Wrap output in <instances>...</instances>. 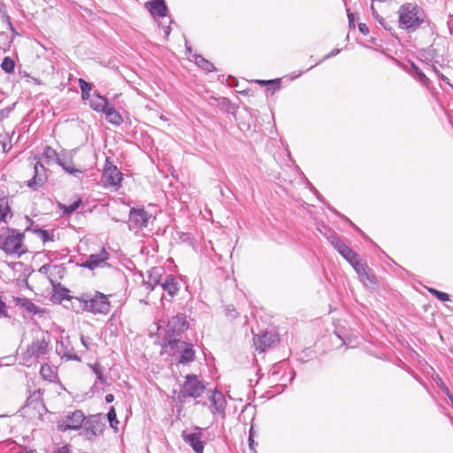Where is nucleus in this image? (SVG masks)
<instances>
[{
	"mask_svg": "<svg viewBox=\"0 0 453 453\" xmlns=\"http://www.w3.org/2000/svg\"><path fill=\"white\" fill-rule=\"evenodd\" d=\"M168 332L165 341L167 344L164 343L165 348H170L174 353L180 354L178 360L179 364H188L195 358V350L191 343L175 339L174 336L179 334V332L183 331L186 328V321L180 316H175L168 324Z\"/></svg>",
	"mask_w": 453,
	"mask_h": 453,
	"instance_id": "obj_1",
	"label": "nucleus"
},
{
	"mask_svg": "<svg viewBox=\"0 0 453 453\" xmlns=\"http://www.w3.org/2000/svg\"><path fill=\"white\" fill-rule=\"evenodd\" d=\"M24 234L16 229L5 227L0 230V250L9 256L18 257L25 254L27 250L24 245Z\"/></svg>",
	"mask_w": 453,
	"mask_h": 453,
	"instance_id": "obj_2",
	"label": "nucleus"
},
{
	"mask_svg": "<svg viewBox=\"0 0 453 453\" xmlns=\"http://www.w3.org/2000/svg\"><path fill=\"white\" fill-rule=\"evenodd\" d=\"M397 12L399 27L408 32L418 29L425 19L423 11L416 4H404L400 6Z\"/></svg>",
	"mask_w": 453,
	"mask_h": 453,
	"instance_id": "obj_3",
	"label": "nucleus"
},
{
	"mask_svg": "<svg viewBox=\"0 0 453 453\" xmlns=\"http://www.w3.org/2000/svg\"><path fill=\"white\" fill-rule=\"evenodd\" d=\"M108 296L101 292L95 294H83L78 298L83 304V310L95 314H107L111 311V303Z\"/></svg>",
	"mask_w": 453,
	"mask_h": 453,
	"instance_id": "obj_4",
	"label": "nucleus"
},
{
	"mask_svg": "<svg viewBox=\"0 0 453 453\" xmlns=\"http://www.w3.org/2000/svg\"><path fill=\"white\" fill-rule=\"evenodd\" d=\"M49 345V340L46 339L44 333L40 332L35 336L31 344H29L20 357V364L25 366H31L35 360L46 354Z\"/></svg>",
	"mask_w": 453,
	"mask_h": 453,
	"instance_id": "obj_5",
	"label": "nucleus"
},
{
	"mask_svg": "<svg viewBox=\"0 0 453 453\" xmlns=\"http://www.w3.org/2000/svg\"><path fill=\"white\" fill-rule=\"evenodd\" d=\"M205 389L204 385L197 379L195 374H188L179 391L178 398L183 401L188 397L197 398L202 395Z\"/></svg>",
	"mask_w": 453,
	"mask_h": 453,
	"instance_id": "obj_6",
	"label": "nucleus"
},
{
	"mask_svg": "<svg viewBox=\"0 0 453 453\" xmlns=\"http://www.w3.org/2000/svg\"><path fill=\"white\" fill-rule=\"evenodd\" d=\"M81 434L88 441H94L98 435L102 434L104 429V424L98 415H91L85 418Z\"/></svg>",
	"mask_w": 453,
	"mask_h": 453,
	"instance_id": "obj_7",
	"label": "nucleus"
},
{
	"mask_svg": "<svg viewBox=\"0 0 453 453\" xmlns=\"http://www.w3.org/2000/svg\"><path fill=\"white\" fill-rule=\"evenodd\" d=\"M85 418L86 417L81 411L76 410L66 415L62 420L58 421V427L62 432H65L67 430H79L82 427Z\"/></svg>",
	"mask_w": 453,
	"mask_h": 453,
	"instance_id": "obj_8",
	"label": "nucleus"
},
{
	"mask_svg": "<svg viewBox=\"0 0 453 453\" xmlns=\"http://www.w3.org/2000/svg\"><path fill=\"white\" fill-rule=\"evenodd\" d=\"M151 215L144 209L131 208L129 212V228L137 230L146 227Z\"/></svg>",
	"mask_w": 453,
	"mask_h": 453,
	"instance_id": "obj_9",
	"label": "nucleus"
},
{
	"mask_svg": "<svg viewBox=\"0 0 453 453\" xmlns=\"http://www.w3.org/2000/svg\"><path fill=\"white\" fill-rule=\"evenodd\" d=\"M278 342V335L273 332H264L260 334H255L253 337L255 349L260 352H264L266 349L273 347Z\"/></svg>",
	"mask_w": 453,
	"mask_h": 453,
	"instance_id": "obj_10",
	"label": "nucleus"
},
{
	"mask_svg": "<svg viewBox=\"0 0 453 453\" xmlns=\"http://www.w3.org/2000/svg\"><path fill=\"white\" fill-rule=\"evenodd\" d=\"M35 174L33 178L27 180V187L33 190H36L39 187H42L47 180L46 169L44 165L36 161L34 165Z\"/></svg>",
	"mask_w": 453,
	"mask_h": 453,
	"instance_id": "obj_11",
	"label": "nucleus"
},
{
	"mask_svg": "<svg viewBox=\"0 0 453 453\" xmlns=\"http://www.w3.org/2000/svg\"><path fill=\"white\" fill-rule=\"evenodd\" d=\"M196 432L187 434L185 431L182 433V438L186 443H188L196 453H203L204 442L202 439L201 428L196 426L195 428Z\"/></svg>",
	"mask_w": 453,
	"mask_h": 453,
	"instance_id": "obj_12",
	"label": "nucleus"
},
{
	"mask_svg": "<svg viewBox=\"0 0 453 453\" xmlns=\"http://www.w3.org/2000/svg\"><path fill=\"white\" fill-rule=\"evenodd\" d=\"M74 150H71L69 152H63L59 154V157L58 160V164L62 166V168L68 173L69 174L78 176V174L82 173V170L76 168L73 165Z\"/></svg>",
	"mask_w": 453,
	"mask_h": 453,
	"instance_id": "obj_13",
	"label": "nucleus"
},
{
	"mask_svg": "<svg viewBox=\"0 0 453 453\" xmlns=\"http://www.w3.org/2000/svg\"><path fill=\"white\" fill-rule=\"evenodd\" d=\"M103 180L106 187H119L122 180V173L114 165L105 167L103 173Z\"/></svg>",
	"mask_w": 453,
	"mask_h": 453,
	"instance_id": "obj_14",
	"label": "nucleus"
},
{
	"mask_svg": "<svg viewBox=\"0 0 453 453\" xmlns=\"http://www.w3.org/2000/svg\"><path fill=\"white\" fill-rule=\"evenodd\" d=\"M328 241L331 245L347 260H353L355 255L357 254L353 251L349 246H347L342 240L340 239L339 236L335 234H332L328 237Z\"/></svg>",
	"mask_w": 453,
	"mask_h": 453,
	"instance_id": "obj_15",
	"label": "nucleus"
},
{
	"mask_svg": "<svg viewBox=\"0 0 453 453\" xmlns=\"http://www.w3.org/2000/svg\"><path fill=\"white\" fill-rule=\"evenodd\" d=\"M109 259V253L105 249H102L97 254H91L88 258L83 263V266L94 270L96 267L107 265Z\"/></svg>",
	"mask_w": 453,
	"mask_h": 453,
	"instance_id": "obj_16",
	"label": "nucleus"
},
{
	"mask_svg": "<svg viewBox=\"0 0 453 453\" xmlns=\"http://www.w3.org/2000/svg\"><path fill=\"white\" fill-rule=\"evenodd\" d=\"M210 401L212 405L211 412L213 414L219 413L222 418H225L226 401L223 394L218 391H214L210 396Z\"/></svg>",
	"mask_w": 453,
	"mask_h": 453,
	"instance_id": "obj_17",
	"label": "nucleus"
},
{
	"mask_svg": "<svg viewBox=\"0 0 453 453\" xmlns=\"http://www.w3.org/2000/svg\"><path fill=\"white\" fill-rule=\"evenodd\" d=\"M354 270L357 272V273L359 275V277L362 279V280H368L370 282H373V276L370 275L367 272V266L366 265L363 264L358 259V255L356 254L355 257H353V260L348 261Z\"/></svg>",
	"mask_w": 453,
	"mask_h": 453,
	"instance_id": "obj_18",
	"label": "nucleus"
},
{
	"mask_svg": "<svg viewBox=\"0 0 453 453\" xmlns=\"http://www.w3.org/2000/svg\"><path fill=\"white\" fill-rule=\"evenodd\" d=\"M160 286L171 296H174L179 291V283L173 275H167Z\"/></svg>",
	"mask_w": 453,
	"mask_h": 453,
	"instance_id": "obj_19",
	"label": "nucleus"
},
{
	"mask_svg": "<svg viewBox=\"0 0 453 453\" xmlns=\"http://www.w3.org/2000/svg\"><path fill=\"white\" fill-rule=\"evenodd\" d=\"M90 106L96 111L104 112L108 107V100L99 94H94L90 99Z\"/></svg>",
	"mask_w": 453,
	"mask_h": 453,
	"instance_id": "obj_20",
	"label": "nucleus"
},
{
	"mask_svg": "<svg viewBox=\"0 0 453 453\" xmlns=\"http://www.w3.org/2000/svg\"><path fill=\"white\" fill-rule=\"evenodd\" d=\"M152 15H157L159 17H165L167 14V6L165 2H149L146 4Z\"/></svg>",
	"mask_w": 453,
	"mask_h": 453,
	"instance_id": "obj_21",
	"label": "nucleus"
},
{
	"mask_svg": "<svg viewBox=\"0 0 453 453\" xmlns=\"http://www.w3.org/2000/svg\"><path fill=\"white\" fill-rule=\"evenodd\" d=\"M57 351L58 354L62 355L64 357H66L69 360H77L80 361V357L74 352L73 348H68L67 343L64 341H61L57 346Z\"/></svg>",
	"mask_w": 453,
	"mask_h": 453,
	"instance_id": "obj_22",
	"label": "nucleus"
},
{
	"mask_svg": "<svg viewBox=\"0 0 453 453\" xmlns=\"http://www.w3.org/2000/svg\"><path fill=\"white\" fill-rule=\"evenodd\" d=\"M108 122L114 126H119L123 122L122 116L113 107H107L104 111Z\"/></svg>",
	"mask_w": 453,
	"mask_h": 453,
	"instance_id": "obj_23",
	"label": "nucleus"
},
{
	"mask_svg": "<svg viewBox=\"0 0 453 453\" xmlns=\"http://www.w3.org/2000/svg\"><path fill=\"white\" fill-rule=\"evenodd\" d=\"M158 284H161L159 280V274L155 270L150 273L149 280L147 281H143V286L146 288V290L150 292L152 291Z\"/></svg>",
	"mask_w": 453,
	"mask_h": 453,
	"instance_id": "obj_24",
	"label": "nucleus"
},
{
	"mask_svg": "<svg viewBox=\"0 0 453 453\" xmlns=\"http://www.w3.org/2000/svg\"><path fill=\"white\" fill-rule=\"evenodd\" d=\"M195 62L200 68L206 72H212L215 70L213 64L208 61L207 59L203 58L200 55L195 56Z\"/></svg>",
	"mask_w": 453,
	"mask_h": 453,
	"instance_id": "obj_25",
	"label": "nucleus"
},
{
	"mask_svg": "<svg viewBox=\"0 0 453 453\" xmlns=\"http://www.w3.org/2000/svg\"><path fill=\"white\" fill-rule=\"evenodd\" d=\"M43 156L47 164H50L52 162L58 163L59 157V154H58L57 151L50 146L45 147Z\"/></svg>",
	"mask_w": 453,
	"mask_h": 453,
	"instance_id": "obj_26",
	"label": "nucleus"
},
{
	"mask_svg": "<svg viewBox=\"0 0 453 453\" xmlns=\"http://www.w3.org/2000/svg\"><path fill=\"white\" fill-rule=\"evenodd\" d=\"M11 208L7 202L0 203V222H7L8 218H12Z\"/></svg>",
	"mask_w": 453,
	"mask_h": 453,
	"instance_id": "obj_27",
	"label": "nucleus"
},
{
	"mask_svg": "<svg viewBox=\"0 0 453 453\" xmlns=\"http://www.w3.org/2000/svg\"><path fill=\"white\" fill-rule=\"evenodd\" d=\"M79 84H80V88L81 90V97L84 100L89 99L90 90L92 89V85L82 79L79 80Z\"/></svg>",
	"mask_w": 453,
	"mask_h": 453,
	"instance_id": "obj_28",
	"label": "nucleus"
},
{
	"mask_svg": "<svg viewBox=\"0 0 453 453\" xmlns=\"http://www.w3.org/2000/svg\"><path fill=\"white\" fill-rule=\"evenodd\" d=\"M1 68L7 73H12L15 69V63L10 57H5L1 64Z\"/></svg>",
	"mask_w": 453,
	"mask_h": 453,
	"instance_id": "obj_29",
	"label": "nucleus"
},
{
	"mask_svg": "<svg viewBox=\"0 0 453 453\" xmlns=\"http://www.w3.org/2000/svg\"><path fill=\"white\" fill-rule=\"evenodd\" d=\"M96 376V379L103 384H106V378L104 376V369L99 364L89 365Z\"/></svg>",
	"mask_w": 453,
	"mask_h": 453,
	"instance_id": "obj_30",
	"label": "nucleus"
},
{
	"mask_svg": "<svg viewBox=\"0 0 453 453\" xmlns=\"http://www.w3.org/2000/svg\"><path fill=\"white\" fill-rule=\"evenodd\" d=\"M108 420L110 423V426L115 430L118 431V424L119 421L117 419V414L115 411V409L111 407L107 414Z\"/></svg>",
	"mask_w": 453,
	"mask_h": 453,
	"instance_id": "obj_31",
	"label": "nucleus"
},
{
	"mask_svg": "<svg viewBox=\"0 0 453 453\" xmlns=\"http://www.w3.org/2000/svg\"><path fill=\"white\" fill-rule=\"evenodd\" d=\"M40 372L42 377H44L45 379H47L49 380H51L54 377L51 367L50 365H48L47 364L42 365L41 366Z\"/></svg>",
	"mask_w": 453,
	"mask_h": 453,
	"instance_id": "obj_32",
	"label": "nucleus"
},
{
	"mask_svg": "<svg viewBox=\"0 0 453 453\" xmlns=\"http://www.w3.org/2000/svg\"><path fill=\"white\" fill-rule=\"evenodd\" d=\"M428 291L441 302H446L449 300V296L447 293L441 292L432 288H428Z\"/></svg>",
	"mask_w": 453,
	"mask_h": 453,
	"instance_id": "obj_33",
	"label": "nucleus"
},
{
	"mask_svg": "<svg viewBox=\"0 0 453 453\" xmlns=\"http://www.w3.org/2000/svg\"><path fill=\"white\" fill-rule=\"evenodd\" d=\"M35 233L38 234V235L40 236V238L45 242H48V241H52V237L50 236V233L47 231V230H42V229H35Z\"/></svg>",
	"mask_w": 453,
	"mask_h": 453,
	"instance_id": "obj_34",
	"label": "nucleus"
},
{
	"mask_svg": "<svg viewBox=\"0 0 453 453\" xmlns=\"http://www.w3.org/2000/svg\"><path fill=\"white\" fill-rule=\"evenodd\" d=\"M378 23L381 25L385 30L387 31H393L394 30V22L393 21H387L384 18H380L378 20Z\"/></svg>",
	"mask_w": 453,
	"mask_h": 453,
	"instance_id": "obj_35",
	"label": "nucleus"
},
{
	"mask_svg": "<svg viewBox=\"0 0 453 453\" xmlns=\"http://www.w3.org/2000/svg\"><path fill=\"white\" fill-rule=\"evenodd\" d=\"M81 342L84 349L87 350L91 349L92 347L95 345L90 338H87L83 335L81 336Z\"/></svg>",
	"mask_w": 453,
	"mask_h": 453,
	"instance_id": "obj_36",
	"label": "nucleus"
},
{
	"mask_svg": "<svg viewBox=\"0 0 453 453\" xmlns=\"http://www.w3.org/2000/svg\"><path fill=\"white\" fill-rule=\"evenodd\" d=\"M81 203V200L73 202L70 205L65 207V211L69 214L73 212L74 211H76L79 208Z\"/></svg>",
	"mask_w": 453,
	"mask_h": 453,
	"instance_id": "obj_37",
	"label": "nucleus"
},
{
	"mask_svg": "<svg viewBox=\"0 0 453 453\" xmlns=\"http://www.w3.org/2000/svg\"><path fill=\"white\" fill-rule=\"evenodd\" d=\"M437 384L447 396H449L451 395L449 389L441 379H439Z\"/></svg>",
	"mask_w": 453,
	"mask_h": 453,
	"instance_id": "obj_38",
	"label": "nucleus"
},
{
	"mask_svg": "<svg viewBox=\"0 0 453 453\" xmlns=\"http://www.w3.org/2000/svg\"><path fill=\"white\" fill-rule=\"evenodd\" d=\"M260 83H263V84H269V85H273L274 86L275 88H280V80H270V81H259Z\"/></svg>",
	"mask_w": 453,
	"mask_h": 453,
	"instance_id": "obj_39",
	"label": "nucleus"
},
{
	"mask_svg": "<svg viewBox=\"0 0 453 453\" xmlns=\"http://www.w3.org/2000/svg\"><path fill=\"white\" fill-rule=\"evenodd\" d=\"M358 27H359V31L363 34V35H367L369 33V29L367 27V26L364 23H360L358 25Z\"/></svg>",
	"mask_w": 453,
	"mask_h": 453,
	"instance_id": "obj_40",
	"label": "nucleus"
},
{
	"mask_svg": "<svg viewBox=\"0 0 453 453\" xmlns=\"http://www.w3.org/2000/svg\"><path fill=\"white\" fill-rule=\"evenodd\" d=\"M434 72H435V73L438 75V77H439L440 79H441L443 81H445L448 85H450V83H449V80L446 76H444L442 73H440L439 71H437L436 69H434Z\"/></svg>",
	"mask_w": 453,
	"mask_h": 453,
	"instance_id": "obj_41",
	"label": "nucleus"
},
{
	"mask_svg": "<svg viewBox=\"0 0 453 453\" xmlns=\"http://www.w3.org/2000/svg\"><path fill=\"white\" fill-rule=\"evenodd\" d=\"M371 10H372V14L373 16V18L378 21L380 19V18H382L379 13L378 12L374 9V6L373 4L371 5Z\"/></svg>",
	"mask_w": 453,
	"mask_h": 453,
	"instance_id": "obj_42",
	"label": "nucleus"
},
{
	"mask_svg": "<svg viewBox=\"0 0 453 453\" xmlns=\"http://www.w3.org/2000/svg\"><path fill=\"white\" fill-rule=\"evenodd\" d=\"M54 453H70V449L68 446H62L61 448L58 449L57 451Z\"/></svg>",
	"mask_w": 453,
	"mask_h": 453,
	"instance_id": "obj_43",
	"label": "nucleus"
},
{
	"mask_svg": "<svg viewBox=\"0 0 453 453\" xmlns=\"http://www.w3.org/2000/svg\"><path fill=\"white\" fill-rule=\"evenodd\" d=\"M340 52V50L334 49L329 54L325 56V59L336 56Z\"/></svg>",
	"mask_w": 453,
	"mask_h": 453,
	"instance_id": "obj_44",
	"label": "nucleus"
},
{
	"mask_svg": "<svg viewBox=\"0 0 453 453\" xmlns=\"http://www.w3.org/2000/svg\"><path fill=\"white\" fill-rule=\"evenodd\" d=\"M35 309H36V306L33 303L27 302V311H29L30 312H35Z\"/></svg>",
	"mask_w": 453,
	"mask_h": 453,
	"instance_id": "obj_45",
	"label": "nucleus"
},
{
	"mask_svg": "<svg viewBox=\"0 0 453 453\" xmlns=\"http://www.w3.org/2000/svg\"><path fill=\"white\" fill-rule=\"evenodd\" d=\"M418 75L420 81L426 82L428 81L427 77L422 72H418Z\"/></svg>",
	"mask_w": 453,
	"mask_h": 453,
	"instance_id": "obj_46",
	"label": "nucleus"
},
{
	"mask_svg": "<svg viewBox=\"0 0 453 453\" xmlns=\"http://www.w3.org/2000/svg\"><path fill=\"white\" fill-rule=\"evenodd\" d=\"M106 403H111L114 401V395L112 394H108L105 396Z\"/></svg>",
	"mask_w": 453,
	"mask_h": 453,
	"instance_id": "obj_47",
	"label": "nucleus"
},
{
	"mask_svg": "<svg viewBox=\"0 0 453 453\" xmlns=\"http://www.w3.org/2000/svg\"><path fill=\"white\" fill-rule=\"evenodd\" d=\"M11 147L12 146L11 145L8 146V144L5 142H2V149H3L4 152L10 150Z\"/></svg>",
	"mask_w": 453,
	"mask_h": 453,
	"instance_id": "obj_48",
	"label": "nucleus"
},
{
	"mask_svg": "<svg viewBox=\"0 0 453 453\" xmlns=\"http://www.w3.org/2000/svg\"><path fill=\"white\" fill-rule=\"evenodd\" d=\"M348 19H349V25L352 26L354 23V14L351 12H349Z\"/></svg>",
	"mask_w": 453,
	"mask_h": 453,
	"instance_id": "obj_49",
	"label": "nucleus"
},
{
	"mask_svg": "<svg viewBox=\"0 0 453 453\" xmlns=\"http://www.w3.org/2000/svg\"><path fill=\"white\" fill-rule=\"evenodd\" d=\"M250 436L252 438L255 436V431H254L253 426H251V427L250 429Z\"/></svg>",
	"mask_w": 453,
	"mask_h": 453,
	"instance_id": "obj_50",
	"label": "nucleus"
},
{
	"mask_svg": "<svg viewBox=\"0 0 453 453\" xmlns=\"http://www.w3.org/2000/svg\"><path fill=\"white\" fill-rule=\"evenodd\" d=\"M249 442H250V447L252 448L253 447V444H254V440L252 437L249 436Z\"/></svg>",
	"mask_w": 453,
	"mask_h": 453,
	"instance_id": "obj_51",
	"label": "nucleus"
},
{
	"mask_svg": "<svg viewBox=\"0 0 453 453\" xmlns=\"http://www.w3.org/2000/svg\"><path fill=\"white\" fill-rule=\"evenodd\" d=\"M25 453H37L36 450H26Z\"/></svg>",
	"mask_w": 453,
	"mask_h": 453,
	"instance_id": "obj_52",
	"label": "nucleus"
},
{
	"mask_svg": "<svg viewBox=\"0 0 453 453\" xmlns=\"http://www.w3.org/2000/svg\"><path fill=\"white\" fill-rule=\"evenodd\" d=\"M153 2H165V0H153Z\"/></svg>",
	"mask_w": 453,
	"mask_h": 453,
	"instance_id": "obj_53",
	"label": "nucleus"
},
{
	"mask_svg": "<svg viewBox=\"0 0 453 453\" xmlns=\"http://www.w3.org/2000/svg\"><path fill=\"white\" fill-rule=\"evenodd\" d=\"M11 28H12V31L13 33L17 34V33L14 31V28H12V27H11Z\"/></svg>",
	"mask_w": 453,
	"mask_h": 453,
	"instance_id": "obj_54",
	"label": "nucleus"
}]
</instances>
